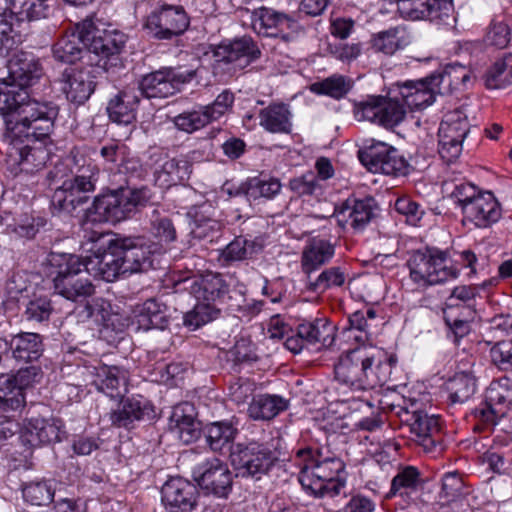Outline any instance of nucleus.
I'll use <instances>...</instances> for the list:
<instances>
[{"label":"nucleus","mask_w":512,"mask_h":512,"mask_svg":"<svg viewBox=\"0 0 512 512\" xmlns=\"http://www.w3.org/2000/svg\"><path fill=\"white\" fill-rule=\"evenodd\" d=\"M191 292L198 301L212 304L226 292V285L219 274L208 273L193 280Z\"/></svg>","instance_id":"42"},{"label":"nucleus","mask_w":512,"mask_h":512,"mask_svg":"<svg viewBox=\"0 0 512 512\" xmlns=\"http://www.w3.org/2000/svg\"><path fill=\"white\" fill-rule=\"evenodd\" d=\"M1 225L5 227V231L18 238H33L39 231L40 227L45 225V220L41 217H34L28 213L5 212L1 216Z\"/></svg>","instance_id":"36"},{"label":"nucleus","mask_w":512,"mask_h":512,"mask_svg":"<svg viewBox=\"0 0 512 512\" xmlns=\"http://www.w3.org/2000/svg\"><path fill=\"white\" fill-rule=\"evenodd\" d=\"M48 262L54 269L55 291L64 298L78 301L91 296L94 286L86 277L82 259L73 254L52 252Z\"/></svg>","instance_id":"3"},{"label":"nucleus","mask_w":512,"mask_h":512,"mask_svg":"<svg viewBox=\"0 0 512 512\" xmlns=\"http://www.w3.org/2000/svg\"><path fill=\"white\" fill-rule=\"evenodd\" d=\"M447 254L437 249L417 250L409 258L410 278L420 286H431L456 279L458 269L447 265Z\"/></svg>","instance_id":"6"},{"label":"nucleus","mask_w":512,"mask_h":512,"mask_svg":"<svg viewBox=\"0 0 512 512\" xmlns=\"http://www.w3.org/2000/svg\"><path fill=\"white\" fill-rule=\"evenodd\" d=\"M8 79L23 88L31 85L42 75L39 60L28 52H17L8 61Z\"/></svg>","instance_id":"28"},{"label":"nucleus","mask_w":512,"mask_h":512,"mask_svg":"<svg viewBox=\"0 0 512 512\" xmlns=\"http://www.w3.org/2000/svg\"><path fill=\"white\" fill-rule=\"evenodd\" d=\"M23 497L32 505H46L53 500L54 489L47 481L31 482L24 487Z\"/></svg>","instance_id":"59"},{"label":"nucleus","mask_w":512,"mask_h":512,"mask_svg":"<svg viewBox=\"0 0 512 512\" xmlns=\"http://www.w3.org/2000/svg\"><path fill=\"white\" fill-rule=\"evenodd\" d=\"M169 323L167 306L157 299H148L138 306L135 311L131 328L134 331L160 329L163 330Z\"/></svg>","instance_id":"30"},{"label":"nucleus","mask_w":512,"mask_h":512,"mask_svg":"<svg viewBox=\"0 0 512 512\" xmlns=\"http://www.w3.org/2000/svg\"><path fill=\"white\" fill-rule=\"evenodd\" d=\"M82 261L88 275L108 282L115 280L120 274L128 273L124 269L123 258L116 239L109 242L107 250L103 252L97 250Z\"/></svg>","instance_id":"19"},{"label":"nucleus","mask_w":512,"mask_h":512,"mask_svg":"<svg viewBox=\"0 0 512 512\" xmlns=\"http://www.w3.org/2000/svg\"><path fill=\"white\" fill-rule=\"evenodd\" d=\"M48 137H22L14 142L9 141V157L18 165L20 172L33 173L45 166L50 155L45 143Z\"/></svg>","instance_id":"15"},{"label":"nucleus","mask_w":512,"mask_h":512,"mask_svg":"<svg viewBox=\"0 0 512 512\" xmlns=\"http://www.w3.org/2000/svg\"><path fill=\"white\" fill-rule=\"evenodd\" d=\"M143 415L144 409L140 401L127 399L119 409L111 414L110 419L115 426L128 427L133 421L143 418Z\"/></svg>","instance_id":"56"},{"label":"nucleus","mask_w":512,"mask_h":512,"mask_svg":"<svg viewBox=\"0 0 512 512\" xmlns=\"http://www.w3.org/2000/svg\"><path fill=\"white\" fill-rule=\"evenodd\" d=\"M260 50L250 37H242L232 42L221 43L214 50L217 62L230 64L233 70H242L256 60Z\"/></svg>","instance_id":"24"},{"label":"nucleus","mask_w":512,"mask_h":512,"mask_svg":"<svg viewBox=\"0 0 512 512\" xmlns=\"http://www.w3.org/2000/svg\"><path fill=\"white\" fill-rule=\"evenodd\" d=\"M77 32L80 33L83 46L102 57L118 54L126 43L124 33L116 29L97 26L89 19L77 24Z\"/></svg>","instance_id":"12"},{"label":"nucleus","mask_w":512,"mask_h":512,"mask_svg":"<svg viewBox=\"0 0 512 512\" xmlns=\"http://www.w3.org/2000/svg\"><path fill=\"white\" fill-rule=\"evenodd\" d=\"M469 130V122L463 112L455 110L445 114L438 133V152L444 161L451 163L461 155Z\"/></svg>","instance_id":"13"},{"label":"nucleus","mask_w":512,"mask_h":512,"mask_svg":"<svg viewBox=\"0 0 512 512\" xmlns=\"http://www.w3.org/2000/svg\"><path fill=\"white\" fill-rule=\"evenodd\" d=\"M397 8L402 18L411 21L448 25L454 20L452 0H398Z\"/></svg>","instance_id":"14"},{"label":"nucleus","mask_w":512,"mask_h":512,"mask_svg":"<svg viewBox=\"0 0 512 512\" xmlns=\"http://www.w3.org/2000/svg\"><path fill=\"white\" fill-rule=\"evenodd\" d=\"M488 89H500L512 83V54L496 61L484 77Z\"/></svg>","instance_id":"51"},{"label":"nucleus","mask_w":512,"mask_h":512,"mask_svg":"<svg viewBox=\"0 0 512 512\" xmlns=\"http://www.w3.org/2000/svg\"><path fill=\"white\" fill-rule=\"evenodd\" d=\"M26 371H19L16 377L0 376V413L17 414L25 406V395L22 380L26 377Z\"/></svg>","instance_id":"31"},{"label":"nucleus","mask_w":512,"mask_h":512,"mask_svg":"<svg viewBox=\"0 0 512 512\" xmlns=\"http://www.w3.org/2000/svg\"><path fill=\"white\" fill-rule=\"evenodd\" d=\"M148 194L145 189L120 188L95 198L87 211L91 222L118 223L128 218L136 207L145 204Z\"/></svg>","instance_id":"5"},{"label":"nucleus","mask_w":512,"mask_h":512,"mask_svg":"<svg viewBox=\"0 0 512 512\" xmlns=\"http://www.w3.org/2000/svg\"><path fill=\"white\" fill-rule=\"evenodd\" d=\"M90 373L96 389L111 399L122 398L127 393V370L117 366L99 365L93 367Z\"/></svg>","instance_id":"26"},{"label":"nucleus","mask_w":512,"mask_h":512,"mask_svg":"<svg viewBox=\"0 0 512 512\" xmlns=\"http://www.w3.org/2000/svg\"><path fill=\"white\" fill-rule=\"evenodd\" d=\"M334 255V247L330 242L320 238L311 239L302 252V269L306 274L318 269Z\"/></svg>","instance_id":"41"},{"label":"nucleus","mask_w":512,"mask_h":512,"mask_svg":"<svg viewBox=\"0 0 512 512\" xmlns=\"http://www.w3.org/2000/svg\"><path fill=\"white\" fill-rule=\"evenodd\" d=\"M485 401L502 417L512 405L511 393L500 384L489 386Z\"/></svg>","instance_id":"62"},{"label":"nucleus","mask_w":512,"mask_h":512,"mask_svg":"<svg viewBox=\"0 0 512 512\" xmlns=\"http://www.w3.org/2000/svg\"><path fill=\"white\" fill-rule=\"evenodd\" d=\"M251 26L260 35L277 36L279 33L293 29L296 22L286 14L261 7L252 11Z\"/></svg>","instance_id":"29"},{"label":"nucleus","mask_w":512,"mask_h":512,"mask_svg":"<svg viewBox=\"0 0 512 512\" xmlns=\"http://www.w3.org/2000/svg\"><path fill=\"white\" fill-rule=\"evenodd\" d=\"M366 340L367 333L364 336H354V363L361 365L354 392H372L375 387L384 385L390 379L395 363L393 357H388L384 351L373 345H367Z\"/></svg>","instance_id":"4"},{"label":"nucleus","mask_w":512,"mask_h":512,"mask_svg":"<svg viewBox=\"0 0 512 512\" xmlns=\"http://www.w3.org/2000/svg\"><path fill=\"white\" fill-rule=\"evenodd\" d=\"M406 108L396 94L389 97H371L367 102L354 104V118L370 121L387 129L399 125L406 117Z\"/></svg>","instance_id":"9"},{"label":"nucleus","mask_w":512,"mask_h":512,"mask_svg":"<svg viewBox=\"0 0 512 512\" xmlns=\"http://www.w3.org/2000/svg\"><path fill=\"white\" fill-rule=\"evenodd\" d=\"M198 485L219 497L227 496L232 485V474L226 463L213 457L198 464L193 470Z\"/></svg>","instance_id":"18"},{"label":"nucleus","mask_w":512,"mask_h":512,"mask_svg":"<svg viewBox=\"0 0 512 512\" xmlns=\"http://www.w3.org/2000/svg\"><path fill=\"white\" fill-rule=\"evenodd\" d=\"M429 79L434 80L438 87V93L443 95L466 85L470 80V72L465 66L455 63L447 65L441 71L432 73L429 75Z\"/></svg>","instance_id":"40"},{"label":"nucleus","mask_w":512,"mask_h":512,"mask_svg":"<svg viewBox=\"0 0 512 512\" xmlns=\"http://www.w3.org/2000/svg\"><path fill=\"white\" fill-rule=\"evenodd\" d=\"M255 252V244L244 238L238 237L230 242L220 254L223 263L229 264L234 261H241L252 256Z\"/></svg>","instance_id":"58"},{"label":"nucleus","mask_w":512,"mask_h":512,"mask_svg":"<svg viewBox=\"0 0 512 512\" xmlns=\"http://www.w3.org/2000/svg\"><path fill=\"white\" fill-rule=\"evenodd\" d=\"M286 407V402L281 397L259 395L253 398L248 413L255 420H270Z\"/></svg>","instance_id":"48"},{"label":"nucleus","mask_w":512,"mask_h":512,"mask_svg":"<svg viewBox=\"0 0 512 512\" xmlns=\"http://www.w3.org/2000/svg\"><path fill=\"white\" fill-rule=\"evenodd\" d=\"M297 334L301 339H305L307 343H320L322 346H329L334 340L333 327L323 319L301 323L298 326Z\"/></svg>","instance_id":"49"},{"label":"nucleus","mask_w":512,"mask_h":512,"mask_svg":"<svg viewBox=\"0 0 512 512\" xmlns=\"http://www.w3.org/2000/svg\"><path fill=\"white\" fill-rule=\"evenodd\" d=\"M464 220L478 228H487L501 217V207L491 192L479 193L470 203L463 207Z\"/></svg>","instance_id":"25"},{"label":"nucleus","mask_w":512,"mask_h":512,"mask_svg":"<svg viewBox=\"0 0 512 512\" xmlns=\"http://www.w3.org/2000/svg\"><path fill=\"white\" fill-rule=\"evenodd\" d=\"M402 421L409 426L413 440L423 447L425 452L440 454L443 450L438 418L421 410L403 408L399 412Z\"/></svg>","instance_id":"11"},{"label":"nucleus","mask_w":512,"mask_h":512,"mask_svg":"<svg viewBox=\"0 0 512 512\" xmlns=\"http://www.w3.org/2000/svg\"><path fill=\"white\" fill-rule=\"evenodd\" d=\"M197 498L196 487L182 478L168 480L161 490V500L167 512H192Z\"/></svg>","instance_id":"23"},{"label":"nucleus","mask_w":512,"mask_h":512,"mask_svg":"<svg viewBox=\"0 0 512 512\" xmlns=\"http://www.w3.org/2000/svg\"><path fill=\"white\" fill-rule=\"evenodd\" d=\"M422 485L421 473L414 466L400 467L392 478L391 487L386 498L399 496L404 500L411 499V495L417 492Z\"/></svg>","instance_id":"39"},{"label":"nucleus","mask_w":512,"mask_h":512,"mask_svg":"<svg viewBox=\"0 0 512 512\" xmlns=\"http://www.w3.org/2000/svg\"><path fill=\"white\" fill-rule=\"evenodd\" d=\"M351 366V352L350 350H347L343 355H341L334 368L335 390L339 395L337 402L340 404H346L349 401V398L346 396L352 390V382L350 379Z\"/></svg>","instance_id":"50"},{"label":"nucleus","mask_w":512,"mask_h":512,"mask_svg":"<svg viewBox=\"0 0 512 512\" xmlns=\"http://www.w3.org/2000/svg\"><path fill=\"white\" fill-rule=\"evenodd\" d=\"M361 403L364 410L361 413H354L355 425L360 430L375 431L379 429L383 420L381 419L380 408L378 407L377 396L372 392H354V405Z\"/></svg>","instance_id":"38"},{"label":"nucleus","mask_w":512,"mask_h":512,"mask_svg":"<svg viewBox=\"0 0 512 512\" xmlns=\"http://www.w3.org/2000/svg\"><path fill=\"white\" fill-rule=\"evenodd\" d=\"M234 100V94L226 89L216 97L213 103L202 106L210 123L229 113L232 110Z\"/></svg>","instance_id":"61"},{"label":"nucleus","mask_w":512,"mask_h":512,"mask_svg":"<svg viewBox=\"0 0 512 512\" xmlns=\"http://www.w3.org/2000/svg\"><path fill=\"white\" fill-rule=\"evenodd\" d=\"M169 427L185 444L197 439L199 436V423L195 419L193 405L184 402L175 406L170 416Z\"/></svg>","instance_id":"32"},{"label":"nucleus","mask_w":512,"mask_h":512,"mask_svg":"<svg viewBox=\"0 0 512 512\" xmlns=\"http://www.w3.org/2000/svg\"><path fill=\"white\" fill-rule=\"evenodd\" d=\"M259 124L270 133L289 134L292 131V113L289 106L275 103L261 109Z\"/></svg>","instance_id":"37"},{"label":"nucleus","mask_w":512,"mask_h":512,"mask_svg":"<svg viewBox=\"0 0 512 512\" xmlns=\"http://www.w3.org/2000/svg\"><path fill=\"white\" fill-rule=\"evenodd\" d=\"M12 12L21 19L36 20L47 15V0H7Z\"/></svg>","instance_id":"55"},{"label":"nucleus","mask_w":512,"mask_h":512,"mask_svg":"<svg viewBox=\"0 0 512 512\" xmlns=\"http://www.w3.org/2000/svg\"><path fill=\"white\" fill-rule=\"evenodd\" d=\"M289 188L299 196L316 195L322 191V186L313 172H307L302 176L291 179Z\"/></svg>","instance_id":"64"},{"label":"nucleus","mask_w":512,"mask_h":512,"mask_svg":"<svg viewBox=\"0 0 512 512\" xmlns=\"http://www.w3.org/2000/svg\"><path fill=\"white\" fill-rule=\"evenodd\" d=\"M206 434L211 449L218 451L234 440L237 429L230 422H213L207 426Z\"/></svg>","instance_id":"52"},{"label":"nucleus","mask_w":512,"mask_h":512,"mask_svg":"<svg viewBox=\"0 0 512 512\" xmlns=\"http://www.w3.org/2000/svg\"><path fill=\"white\" fill-rule=\"evenodd\" d=\"M193 76V72L183 75L171 69L159 70L145 75L137 92L146 98H166L178 92L180 86Z\"/></svg>","instance_id":"22"},{"label":"nucleus","mask_w":512,"mask_h":512,"mask_svg":"<svg viewBox=\"0 0 512 512\" xmlns=\"http://www.w3.org/2000/svg\"><path fill=\"white\" fill-rule=\"evenodd\" d=\"M388 94H397L410 110H422L435 101L438 87L429 76L417 81L396 82L391 85Z\"/></svg>","instance_id":"20"},{"label":"nucleus","mask_w":512,"mask_h":512,"mask_svg":"<svg viewBox=\"0 0 512 512\" xmlns=\"http://www.w3.org/2000/svg\"><path fill=\"white\" fill-rule=\"evenodd\" d=\"M350 89L349 81L343 76L333 75L323 81L315 82L310 86V91L318 95H326L335 99L345 96Z\"/></svg>","instance_id":"54"},{"label":"nucleus","mask_w":512,"mask_h":512,"mask_svg":"<svg viewBox=\"0 0 512 512\" xmlns=\"http://www.w3.org/2000/svg\"><path fill=\"white\" fill-rule=\"evenodd\" d=\"M128 273L147 271L154 267L155 257L162 254L159 244H152L143 238L116 239Z\"/></svg>","instance_id":"17"},{"label":"nucleus","mask_w":512,"mask_h":512,"mask_svg":"<svg viewBox=\"0 0 512 512\" xmlns=\"http://www.w3.org/2000/svg\"><path fill=\"white\" fill-rule=\"evenodd\" d=\"M63 427L62 421L57 418L32 417L23 423L19 440L26 450H31L43 444L59 442Z\"/></svg>","instance_id":"21"},{"label":"nucleus","mask_w":512,"mask_h":512,"mask_svg":"<svg viewBox=\"0 0 512 512\" xmlns=\"http://www.w3.org/2000/svg\"><path fill=\"white\" fill-rule=\"evenodd\" d=\"M379 208L373 197L354 200V233L361 232L378 216Z\"/></svg>","instance_id":"53"},{"label":"nucleus","mask_w":512,"mask_h":512,"mask_svg":"<svg viewBox=\"0 0 512 512\" xmlns=\"http://www.w3.org/2000/svg\"><path fill=\"white\" fill-rule=\"evenodd\" d=\"M410 41V34L405 28L398 26L378 33L373 39V46L384 54L392 55L409 45Z\"/></svg>","instance_id":"45"},{"label":"nucleus","mask_w":512,"mask_h":512,"mask_svg":"<svg viewBox=\"0 0 512 512\" xmlns=\"http://www.w3.org/2000/svg\"><path fill=\"white\" fill-rule=\"evenodd\" d=\"M209 123L210 121L203 107L200 110L183 112L174 118L175 126L187 133L199 130Z\"/></svg>","instance_id":"60"},{"label":"nucleus","mask_w":512,"mask_h":512,"mask_svg":"<svg viewBox=\"0 0 512 512\" xmlns=\"http://www.w3.org/2000/svg\"><path fill=\"white\" fill-rule=\"evenodd\" d=\"M191 173L192 164L185 157L166 158L155 171L156 183L164 188L184 184Z\"/></svg>","instance_id":"34"},{"label":"nucleus","mask_w":512,"mask_h":512,"mask_svg":"<svg viewBox=\"0 0 512 512\" xmlns=\"http://www.w3.org/2000/svg\"><path fill=\"white\" fill-rule=\"evenodd\" d=\"M188 25V16L182 7L163 5L149 14L144 27L157 39H171L182 34Z\"/></svg>","instance_id":"16"},{"label":"nucleus","mask_w":512,"mask_h":512,"mask_svg":"<svg viewBox=\"0 0 512 512\" xmlns=\"http://www.w3.org/2000/svg\"><path fill=\"white\" fill-rule=\"evenodd\" d=\"M230 458L238 476L257 479L266 474L276 460L266 445L256 442L236 444L231 449Z\"/></svg>","instance_id":"10"},{"label":"nucleus","mask_w":512,"mask_h":512,"mask_svg":"<svg viewBox=\"0 0 512 512\" xmlns=\"http://www.w3.org/2000/svg\"><path fill=\"white\" fill-rule=\"evenodd\" d=\"M282 189L281 181L276 177L259 176L249 178L239 187L248 200L264 198L267 200L276 197Z\"/></svg>","instance_id":"43"},{"label":"nucleus","mask_w":512,"mask_h":512,"mask_svg":"<svg viewBox=\"0 0 512 512\" xmlns=\"http://www.w3.org/2000/svg\"><path fill=\"white\" fill-rule=\"evenodd\" d=\"M300 467L299 481L301 485L316 496H337L345 487L339 478L344 470V463L338 458H326L318 461L311 449L299 450L295 457Z\"/></svg>","instance_id":"2"},{"label":"nucleus","mask_w":512,"mask_h":512,"mask_svg":"<svg viewBox=\"0 0 512 512\" xmlns=\"http://www.w3.org/2000/svg\"><path fill=\"white\" fill-rule=\"evenodd\" d=\"M218 314L219 309H217L213 304L198 301L193 310L185 314L184 325L195 330L216 319Z\"/></svg>","instance_id":"57"},{"label":"nucleus","mask_w":512,"mask_h":512,"mask_svg":"<svg viewBox=\"0 0 512 512\" xmlns=\"http://www.w3.org/2000/svg\"><path fill=\"white\" fill-rule=\"evenodd\" d=\"M11 347L15 359L29 362L40 357L42 352L41 338L36 333H22L12 339Z\"/></svg>","instance_id":"47"},{"label":"nucleus","mask_w":512,"mask_h":512,"mask_svg":"<svg viewBox=\"0 0 512 512\" xmlns=\"http://www.w3.org/2000/svg\"><path fill=\"white\" fill-rule=\"evenodd\" d=\"M80 33L75 28L66 32L53 46L52 53L56 61L72 64L82 58L83 47Z\"/></svg>","instance_id":"44"},{"label":"nucleus","mask_w":512,"mask_h":512,"mask_svg":"<svg viewBox=\"0 0 512 512\" xmlns=\"http://www.w3.org/2000/svg\"><path fill=\"white\" fill-rule=\"evenodd\" d=\"M148 232L156 239V242L151 243L159 244L161 253L164 251V246L177 239L176 227L171 216L160 208H154L148 216Z\"/></svg>","instance_id":"35"},{"label":"nucleus","mask_w":512,"mask_h":512,"mask_svg":"<svg viewBox=\"0 0 512 512\" xmlns=\"http://www.w3.org/2000/svg\"><path fill=\"white\" fill-rule=\"evenodd\" d=\"M357 156L361 165L372 173L397 177L405 176L409 171L408 162L398 150L381 141H366Z\"/></svg>","instance_id":"8"},{"label":"nucleus","mask_w":512,"mask_h":512,"mask_svg":"<svg viewBox=\"0 0 512 512\" xmlns=\"http://www.w3.org/2000/svg\"><path fill=\"white\" fill-rule=\"evenodd\" d=\"M99 169L90 161L83 160L73 178L63 182L54 191L52 204L60 211L71 214L88 200L87 193L94 191Z\"/></svg>","instance_id":"7"},{"label":"nucleus","mask_w":512,"mask_h":512,"mask_svg":"<svg viewBox=\"0 0 512 512\" xmlns=\"http://www.w3.org/2000/svg\"><path fill=\"white\" fill-rule=\"evenodd\" d=\"M93 78L90 69L67 68L60 79L61 90L69 101L82 104L94 91Z\"/></svg>","instance_id":"27"},{"label":"nucleus","mask_w":512,"mask_h":512,"mask_svg":"<svg viewBox=\"0 0 512 512\" xmlns=\"http://www.w3.org/2000/svg\"><path fill=\"white\" fill-rule=\"evenodd\" d=\"M394 208L399 214L405 216L407 223L411 225H417L425 214L421 205L406 195L395 200Z\"/></svg>","instance_id":"63"},{"label":"nucleus","mask_w":512,"mask_h":512,"mask_svg":"<svg viewBox=\"0 0 512 512\" xmlns=\"http://www.w3.org/2000/svg\"><path fill=\"white\" fill-rule=\"evenodd\" d=\"M139 95L135 88H128L115 95L108 103L107 113L111 121L129 126L136 119Z\"/></svg>","instance_id":"33"},{"label":"nucleus","mask_w":512,"mask_h":512,"mask_svg":"<svg viewBox=\"0 0 512 512\" xmlns=\"http://www.w3.org/2000/svg\"><path fill=\"white\" fill-rule=\"evenodd\" d=\"M0 114L5 117L6 139L14 142L22 137L50 135L58 107L48 101L30 99L25 88L4 80L0 84Z\"/></svg>","instance_id":"1"},{"label":"nucleus","mask_w":512,"mask_h":512,"mask_svg":"<svg viewBox=\"0 0 512 512\" xmlns=\"http://www.w3.org/2000/svg\"><path fill=\"white\" fill-rule=\"evenodd\" d=\"M449 399L452 403L467 402L477 390V381L470 372L456 373L446 384Z\"/></svg>","instance_id":"46"}]
</instances>
